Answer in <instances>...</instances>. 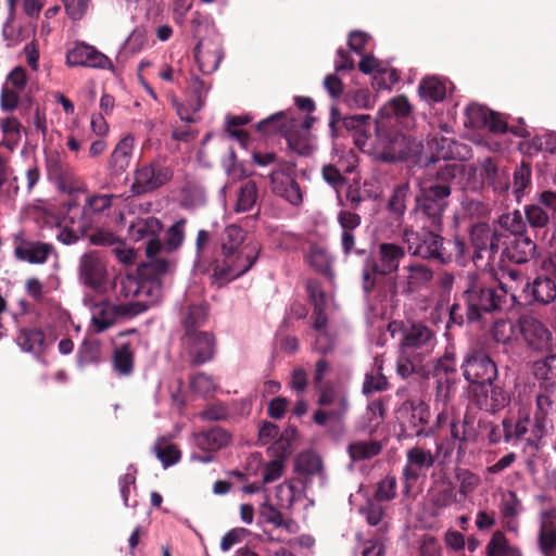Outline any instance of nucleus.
Segmentation results:
<instances>
[{
	"label": "nucleus",
	"mask_w": 556,
	"mask_h": 556,
	"mask_svg": "<svg viewBox=\"0 0 556 556\" xmlns=\"http://www.w3.org/2000/svg\"><path fill=\"white\" fill-rule=\"evenodd\" d=\"M382 446L377 441H357L349 444L348 453L352 460L370 459L380 454Z\"/></svg>",
	"instance_id": "obj_48"
},
{
	"label": "nucleus",
	"mask_w": 556,
	"mask_h": 556,
	"mask_svg": "<svg viewBox=\"0 0 556 556\" xmlns=\"http://www.w3.org/2000/svg\"><path fill=\"white\" fill-rule=\"evenodd\" d=\"M399 413L406 422V430H409L412 435L425 434V426L428 425L431 417L430 406L426 402L420 399H407L402 403Z\"/></svg>",
	"instance_id": "obj_18"
},
{
	"label": "nucleus",
	"mask_w": 556,
	"mask_h": 556,
	"mask_svg": "<svg viewBox=\"0 0 556 556\" xmlns=\"http://www.w3.org/2000/svg\"><path fill=\"white\" fill-rule=\"evenodd\" d=\"M532 425L533 421L529 416L519 417L517 420H514L513 418H504V441L510 442L513 440H523L528 445H531L528 439L530 438Z\"/></svg>",
	"instance_id": "obj_35"
},
{
	"label": "nucleus",
	"mask_w": 556,
	"mask_h": 556,
	"mask_svg": "<svg viewBox=\"0 0 556 556\" xmlns=\"http://www.w3.org/2000/svg\"><path fill=\"white\" fill-rule=\"evenodd\" d=\"M173 177L174 169L167 164L166 159L154 157L149 163L136 168L130 192L136 197L152 193L167 185Z\"/></svg>",
	"instance_id": "obj_7"
},
{
	"label": "nucleus",
	"mask_w": 556,
	"mask_h": 556,
	"mask_svg": "<svg viewBox=\"0 0 556 556\" xmlns=\"http://www.w3.org/2000/svg\"><path fill=\"white\" fill-rule=\"evenodd\" d=\"M295 471L301 476L312 477L323 470L321 458L313 451H304L295 459Z\"/></svg>",
	"instance_id": "obj_43"
},
{
	"label": "nucleus",
	"mask_w": 556,
	"mask_h": 556,
	"mask_svg": "<svg viewBox=\"0 0 556 556\" xmlns=\"http://www.w3.org/2000/svg\"><path fill=\"white\" fill-rule=\"evenodd\" d=\"M256 184L252 180L245 181L239 188L235 211L238 213L251 211L254 204L256 203Z\"/></svg>",
	"instance_id": "obj_51"
},
{
	"label": "nucleus",
	"mask_w": 556,
	"mask_h": 556,
	"mask_svg": "<svg viewBox=\"0 0 556 556\" xmlns=\"http://www.w3.org/2000/svg\"><path fill=\"white\" fill-rule=\"evenodd\" d=\"M260 517L264 522L274 525L276 528L290 529L291 520H285L280 510L275 508L271 504L264 503L260 508Z\"/></svg>",
	"instance_id": "obj_63"
},
{
	"label": "nucleus",
	"mask_w": 556,
	"mask_h": 556,
	"mask_svg": "<svg viewBox=\"0 0 556 556\" xmlns=\"http://www.w3.org/2000/svg\"><path fill=\"white\" fill-rule=\"evenodd\" d=\"M66 64L71 67L108 68L112 66L111 60L104 53L85 42H77L67 51Z\"/></svg>",
	"instance_id": "obj_19"
},
{
	"label": "nucleus",
	"mask_w": 556,
	"mask_h": 556,
	"mask_svg": "<svg viewBox=\"0 0 556 556\" xmlns=\"http://www.w3.org/2000/svg\"><path fill=\"white\" fill-rule=\"evenodd\" d=\"M271 192L282 198L293 206H300L303 203V192L300 184L292 176L289 168H276L269 174Z\"/></svg>",
	"instance_id": "obj_17"
},
{
	"label": "nucleus",
	"mask_w": 556,
	"mask_h": 556,
	"mask_svg": "<svg viewBox=\"0 0 556 556\" xmlns=\"http://www.w3.org/2000/svg\"><path fill=\"white\" fill-rule=\"evenodd\" d=\"M16 343L24 352L40 355L45 352L46 334L39 328H22Z\"/></svg>",
	"instance_id": "obj_36"
},
{
	"label": "nucleus",
	"mask_w": 556,
	"mask_h": 556,
	"mask_svg": "<svg viewBox=\"0 0 556 556\" xmlns=\"http://www.w3.org/2000/svg\"><path fill=\"white\" fill-rule=\"evenodd\" d=\"M536 243L526 233L510 239L503 249L501 258L515 264L528 263L534 257Z\"/></svg>",
	"instance_id": "obj_24"
},
{
	"label": "nucleus",
	"mask_w": 556,
	"mask_h": 556,
	"mask_svg": "<svg viewBox=\"0 0 556 556\" xmlns=\"http://www.w3.org/2000/svg\"><path fill=\"white\" fill-rule=\"evenodd\" d=\"M463 376L471 388L491 384L497 379L498 370L495 362L482 350H470L460 365Z\"/></svg>",
	"instance_id": "obj_9"
},
{
	"label": "nucleus",
	"mask_w": 556,
	"mask_h": 556,
	"mask_svg": "<svg viewBox=\"0 0 556 556\" xmlns=\"http://www.w3.org/2000/svg\"><path fill=\"white\" fill-rule=\"evenodd\" d=\"M462 298L466 317L471 324L484 321L486 316L513 306L517 300L507 287L486 275L468 273Z\"/></svg>",
	"instance_id": "obj_2"
},
{
	"label": "nucleus",
	"mask_w": 556,
	"mask_h": 556,
	"mask_svg": "<svg viewBox=\"0 0 556 556\" xmlns=\"http://www.w3.org/2000/svg\"><path fill=\"white\" fill-rule=\"evenodd\" d=\"M180 343L192 365L207 363L214 358L216 353V339L208 331L184 333Z\"/></svg>",
	"instance_id": "obj_13"
},
{
	"label": "nucleus",
	"mask_w": 556,
	"mask_h": 556,
	"mask_svg": "<svg viewBox=\"0 0 556 556\" xmlns=\"http://www.w3.org/2000/svg\"><path fill=\"white\" fill-rule=\"evenodd\" d=\"M52 247L42 242H23L14 250L15 256L31 264H42L48 260Z\"/></svg>",
	"instance_id": "obj_37"
},
{
	"label": "nucleus",
	"mask_w": 556,
	"mask_h": 556,
	"mask_svg": "<svg viewBox=\"0 0 556 556\" xmlns=\"http://www.w3.org/2000/svg\"><path fill=\"white\" fill-rule=\"evenodd\" d=\"M186 224L187 219L180 218L166 230L164 247L168 252L176 251L184 243Z\"/></svg>",
	"instance_id": "obj_59"
},
{
	"label": "nucleus",
	"mask_w": 556,
	"mask_h": 556,
	"mask_svg": "<svg viewBox=\"0 0 556 556\" xmlns=\"http://www.w3.org/2000/svg\"><path fill=\"white\" fill-rule=\"evenodd\" d=\"M353 169V164L345 165L342 160H339L336 164L324 165L321 168V176L329 186L339 192L346 184L344 174H351Z\"/></svg>",
	"instance_id": "obj_39"
},
{
	"label": "nucleus",
	"mask_w": 556,
	"mask_h": 556,
	"mask_svg": "<svg viewBox=\"0 0 556 556\" xmlns=\"http://www.w3.org/2000/svg\"><path fill=\"white\" fill-rule=\"evenodd\" d=\"M207 319V311L206 307L202 304H192L189 305L186 312L182 313L181 316V325L184 327V333H192L195 331H200L199 328L202 327Z\"/></svg>",
	"instance_id": "obj_42"
},
{
	"label": "nucleus",
	"mask_w": 556,
	"mask_h": 556,
	"mask_svg": "<svg viewBox=\"0 0 556 556\" xmlns=\"http://www.w3.org/2000/svg\"><path fill=\"white\" fill-rule=\"evenodd\" d=\"M527 226L535 232L546 230L549 224V214L540 204L533 203L523 208Z\"/></svg>",
	"instance_id": "obj_47"
},
{
	"label": "nucleus",
	"mask_w": 556,
	"mask_h": 556,
	"mask_svg": "<svg viewBox=\"0 0 556 556\" xmlns=\"http://www.w3.org/2000/svg\"><path fill=\"white\" fill-rule=\"evenodd\" d=\"M358 253L363 258L362 290L367 299L376 290L380 278L399 270L400 263L406 255L405 249L393 242L379 244V260L370 251H358Z\"/></svg>",
	"instance_id": "obj_4"
},
{
	"label": "nucleus",
	"mask_w": 556,
	"mask_h": 556,
	"mask_svg": "<svg viewBox=\"0 0 556 556\" xmlns=\"http://www.w3.org/2000/svg\"><path fill=\"white\" fill-rule=\"evenodd\" d=\"M134 351L129 343H124L114 351L113 368L119 376H129L134 371Z\"/></svg>",
	"instance_id": "obj_46"
},
{
	"label": "nucleus",
	"mask_w": 556,
	"mask_h": 556,
	"mask_svg": "<svg viewBox=\"0 0 556 556\" xmlns=\"http://www.w3.org/2000/svg\"><path fill=\"white\" fill-rule=\"evenodd\" d=\"M556 518L554 510H544L541 514L540 526L536 533V547L541 556H556Z\"/></svg>",
	"instance_id": "obj_23"
},
{
	"label": "nucleus",
	"mask_w": 556,
	"mask_h": 556,
	"mask_svg": "<svg viewBox=\"0 0 556 556\" xmlns=\"http://www.w3.org/2000/svg\"><path fill=\"white\" fill-rule=\"evenodd\" d=\"M490 109L477 103L469 104L465 110V126L473 129H482L488 125Z\"/></svg>",
	"instance_id": "obj_53"
},
{
	"label": "nucleus",
	"mask_w": 556,
	"mask_h": 556,
	"mask_svg": "<svg viewBox=\"0 0 556 556\" xmlns=\"http://www.w3.org/2000/svg\"><path fill=\"white\" fill-rule=\"evenodd\" d=\"M431 504L441 509L454 504L456 498L455 486L450 481H443L430 490Z\"/></svg>",
	"instance_id": "obj_44"
},
{
	"label": "nucleus",
	"mask_w": 556,
	"mask_h": 556,
	"mask_svg": "<svg viewBox=\"0 0 556 556\" xmlns=\"http://www.w3.org/2000/svg\"><path fill=\"white\" fill-rule=\"evenodd\" d=\"M406 291L412 293L426 287L433 279V270L426 264L412 263L404 267Z\"/></svg>",
	"instance_id": "obj_33"
},
{
	"label": "nucleus",
	"mask_w": 556,
	"mask_h": 556,
	"mask_svg": "<svg viewBox=\"0 0 556 556\" xmlns=\"http://www.w3.org/2000/svg\"><path fill=\"white\" fill-rule=\"evenodd\" d=\"M554 391L540 390L535 397V412L533 425L528 439L531 446L538 447L541 440L547 434L551 428L548 416L556 412V401L553 399Z\"/></svg>",
	"instance_id": "obj_15"
},
{
	"label": "nucleus",
	"mask_w": 556,
	"mask_h": 556,
	"mask_svg": "<svg viewBox=\"0 0 556 556\" xmlns=\"http://www.w3.org/2000/svg\"><path fill=\"white\" fill-rule=\"evenodd\" d=\"M192 438L193 444L203 452H217L231 441V434L218 426L195 432Z\"/></svg>",
	"instance_id": "obj_26"
},
{
	"label": "nucleus",
	"mask_w": 556,
	"mask_h": 556,
	"mask_svg": "<svg viewBox=\"0 0 556 556\" xmlns=\"http://www.w3.org/2000/svg\"><path fill=\"white\" fill-rule=\"evenodd\" d=\"M434 228H422L420 231L405 228L402 238L408 252L422 260L448 264L464 257L467 247L463 238L455 236L453 239H445Z\"/></svg>",
	"instance_id": "obj_3"
},
{
	"label": "nucleus",
	"mask_w": 556,
	"mask_h": 556,
	"mask_svg": "<svg viewBox=\"0 0 556 556\" xmlns=\"http://www.w3.org/2000/svg\"><path fill=\"white\" fill-rule=\"evenodd\" d=\"M80 281L97 293H104L108 289L106 264L94 252H87L81 255L78 266Z\"/></svg>",
	"instance_id": "obj_12"
},
{
	"label": "nucleus",
	"mask_w": 556,
	"mask_h": 556,
	"mask_svg": "<svg viewBox=\"0 0 556 556\" xmlns=\"http://www.w3.org/2000/svg\"><path fill=\"white\" fill-rule=\"evenodd\" d=\"M517 327L526 345L541 353H549L553 349V333L540 319L531 315H521Z\"/></svg>",
	"instance_id": "obj_11"
},
{
	"label": "nucleus",
	"mask_w": 556,
	"mask_h": 556,
	"mask_svg": "<svg viewBox=\"0 0 556 556\" xmlns=\"http://www.w3.org/2000/svg\"><path fill=\"white\" fill-rule=\"evenodd\" d=\"M458 378L457 363L453 352L446 351L443 356L437 358L433 364V378Z\"/></svg>",
	"instance_id": "obj_55"
},
{
	"label": "nucleus",
	"mask_w": 556,
	"mask_h": 556,
	"mask_svg": "<svg viewBox=\"0 0 556 556\" xmlns=\"http://www.w3.org/2000/svg\"><path fill=\"white\" fill-rule=\"evenodd\" d=\"M532 189V166L531 163L522 160L516 165L513 173V194L518 203Z\"/></svg>",
	"instance_id": "obj_34"
},
{
	"label": "nucleus",
	"mask_w": 556,
	"mask_h": 556,
	"mask_svg": "<svg viewBox=\"0 0 556 556\" xmlns=\"http://www.w3.org/2000/svg\"><path fill=\"white\" fill-rule=\"evenodd\" d=\"M472 391L477 405L485 412L496 413L507 406L510 401L507 392L494 382L472 388Z\"/></svg>",
	"instance_id": "obj_22"
},
{
	"label": "nucleus",
	"mask_w": 556,
	"mask_h": 556,
	"mask_svg": "<svg viewBox=\"0 0 556 556\" xmlns=\"http://www.w3.org/2000/svg\"><path fill=\"white\" fill-rule=\"evenodd\" d=\"M134 142L135 138L128 135L115 146L109 161V168L112 175L119 176L126 172L132 156Z\"/></svg>",
	"instance_id": "obj_29"
},
{
	"label": "nucleus",
	"mask_w": 556,
	"mask_h": 556,
	"mask_svg": "<svg viewBox=\"0 0 556 556\" xmlns=\"http://www.w3.org/2000/svg\"><path fill=\"white\" fill-rule=\"evenodd\" d=\"M446 93L447 80L437 76L424 77L418 85V94L428 104L442 102Z\"/></svg>",
	"instance_id": "obj_30"
},
{
	"label": "nucleus",
	"mask_w": 556,
	"mask_h": 556,
	"mask_svg": "<svg viewBox=\"0 0 556 556\" xmlns=\"http://www.w3.org/2000/svg\"><path fill=\"white\" fill-rule=\"evenodd\" d=\"M514 325L507 319H496L493 323L491 334L497 343L508 344L513 340Z\"/></svg>",
	"instance_id": "obj_64"
},
{
	"label": "nucleus",
	"mask_w": 556,
	"mask_h": 556,
	"mask_svg": "<svg viewBox=\"0 0 556 556\" xmlns=\"http://www.w3.org/2000/svg\"><path fill=\"white\" fill-rule=\"evenodd\" d=\"M434 379V401L435 405L452 404L456 394L458 378H433Z\"/></svg>",
	"instance_id": "obj_49"
},
{
	"label": "nucleus",
	"mask_w": 556,
	"mask_h": 556,
	"mask_svg": "<svg viewBox=\"0 0 556 556\" xmlns=\"http://www.w3.org/2000/svg\"><path fill=\"white\" fill-rule=\"evenodd\" d=\"M247 231L231 224L218 235L220 257L212 263L214 282L223 286L248 273L256 263L260 249L256 244H244Z\"/></svg>",
	"instance_id": "obj_1"
},
{
	"label": "nucleus",
	"mask_w": 556,
	"mask_h": 556,
	"mask_svg": "<svg viewBox=\"0 0 556 556\" xmlns=\"http://www.w3.org/2000/svg\"><path fill=\"white\" fill-rule=\"evenodd\" d=\"M307 262L317 273L324 276L331 275V258L324 248L313 244L307 255Z\"/></svg>",
	"instance_id": "obj_52"
},
{
	"label": "nucleus",
	"mask_w": 556,
	"mask_h": 556,
	"mask_svg": "<svg viewBox=\"0 0 556 556\" xmlns=\"http://www.w3.org/2000/svg\"><path fill=\"white\" fill-rule=\"evenodd\" d=\"M295 128V121L289 117L288 112H278L257 123L256 129L265 136L286 135Z\"/></svg>",
	"instance_id": "obj_31"
},
{
	"label": "nucleus",
	"mask_w": 556,
	"mask_h": 556,
	"mask_svg": "<svg viewBox=\"0 0 556 556\" xmlns=\"http://www.w3.org/2000/svg\"><path fill=\"white\" fill-rule=\"evenodd\" d=\"M148 258L149 262L140 265L138 268V274L140 278L160 281V276L166 274L169 269V261L165 258H157L156 255Z\"/></svg>",
	"instance_id": "obj_54"
},
{
	"label": "nucleus",
	"mask_w": 556,
	"mask_h": 556,
	"mask_svg": "<svg viewBox=\"0 0 556 556\" xmlns=\"http://www.w3.org/2000/svg\"><path fill=\"white\" fill-rule=\"evenodd\" d=\"M376 149L381 161L394 163L416 159L421 153L422 146L416 139L397 130L386 129L384 126L378 125Z\"/></svg>",
	"instance_id": "obj_5"
},
{
	"label": "nucleus",
	"mask_w": 556,
	"mask_h": 556,
	"mask_svg": "<svg viewBox=\"0 0 556 556\" xmlns=\"http://www.w3.org/2000/svg\"><path fill=\"white\" fill-rule=\"evenodd\" d=\"M514 551H520L510 546L507 538L502 531H495L486 545V556H514Z\"/></svg>",
	"instance_id": "obj_56"
},
{
	"label": "nucleus",
	"mask_w": 556,
	"mask_h": 556,
	"mask_svg": "<svg viewBox=\"0 0 556 556\" xmlns=\"http://www.w3.org/2000/svg\"><path fill=\"white\" fill-rule=\"evenodd\" d=\"M435 463V456L431 451L414 446L406 452V465L403 469V494L410 496L412 490L422 475V470L431 468Z\"/></svg>",
	"instance_id": "obj_14"
},
{
	"label": "nucleus",
	"mask_w": 556,
	"mask_h": 556,
	"mask_svg": "<svg viewBox=\"0 0 556 556\" xmlns=\"http://www.w3.org/2000/svg\"><path fill=\"white\" fill-rule=\"evenodd\" d=\"M51 181L58 186L60 191L66 192L68 194L85 191V185L83 180L76 175L74 168L71 165L63 169Z\"/></svg>",
	"instance_id": "obj_45"
},
{
	"label": "nucleus",
	"mask_w": 556,
	"mask_h": 556,
	"mask_svg": "<svg viewBox=\"0 0 556 556\" xmlns=\"http://www.w3.org/2000/svg\"><path fill=\"white\" fill-rule=\"evenodd\" d=\"M223 56L220 45L212 40H200L194 48V59L203 74L215 72Z\"/></svg>",
	"instance_id": "obj_25"
},
{
	"label": "nucleus",
	"mask_w": 556,
	"mask_h": 556,
	"mask_svg": "<svg viewBox=\"0 0 556 556\" xmlns=\"http://www.w3.org/2000/svg\"><path fill=\"white\" fill-rule=\"evenodd\" d=\"M163 225L159 218L150 216L146 218H137L131 223L128 229L129 237L134 241L147 240L146 254L147 257L157 255L162 249V242L159 238Z\"/></svg>",
	"instance_id": "obj_16"
},
{
	"label": "nucleus",
	"mask_w": 556,
	"mask_h": 556,
	"mask_svg": "<svg viewBox=\"0 0 556 556\" xmlns=\"http://www.w3.org/2000/svg\"><path fill=\"white\" fill-rule=\"evenodd\" d=\"M464 175L463 165L453 163L445 164L444 166H440L435 174V181L430 182L429 185H445L451 187V182Z\"/></svg>",
	"instance_id": "obj_62"
},
{
	"label": "nucleus",
	"mask_w": 556,
	"mask_h": 556,
	"mask_svg": "<svg viewBox=\"0 0 556 556\" xmlns=\"http://www.w3.org/2000/svg\"><path fill=\"white\" fill-rule=\"evenodd\" d=\"M154 451L157 459L165 468L173 466L181 458V452L177 445L160 440L154 445Z\"/></svg>",
	"instance_id": "obj_57"
},
{
	"label": "nucleus",
	"mask_w": 556,
	"mask_h": 556,
	"mask_svg": "<svg viewBox=\"0 0 556 556\" xmlns=\"http://www.w3.org/2000/svg\"><path fill=\"white\" fill-rule=\"evenodd\" d=\"M341 228V249L345 257L358 255V251H368L356 247V230L359 229L362 217L351 210H341L337 215Z\"/></svg>",
	"instance_id": "obj_20"
},
{
	"label": "nucleus",
	"mask_w": 556,
	"mask_h": 556,
	"mask_svg": "<svg viewBox=\"0 0 556 556\" xmlns=\"http://www.w3.org/2000/svg\"><path fill=\"white\" fill-rule=\"evenodd\" d=\"M117 319L115 305L109 302H101L93 307L92 325L96 332H103L115 324Z\"/></svg>",
	"instance_id": "obj_41"
},
{
	"label": "nucleus",
	"mask_w": 556,
	"mask_h": 556,
	"mask_svg": "<svg viewBox=\"0 0 556 556\" xmlns=\"http://www.w3.org/2000/svg\"><path fill=\"white\" fill-rule=\"evenodd\" d=\"M450 195V186L424 184L415 197L414 212L424 218L429 227L441 230L442 217Z\"/></svg>",
	"instance_id": "obj_6"
},
{
	"label": "nucleus",
	"mask_w": 556,
	"mask_h": 556,
	"mask_svg": "<svg viewBox=\"0 0 556 556\" xmlns=\"http://www.w3.org/2000/svg\"><path fill=\"white\" fill-rule=\"evenodd\" d=\"M531 372L539 381L540 390H556V354L549 353L531 365Z\"/></svg>",
	"instance_id": "obj_28"
},
{
	"label": "nucleus",
	"mask_w": 556,
	"mask_h": 556,
	"mask_svg": "<svg viewBox=\"0 0 556 556\" xmlns=\"http://www.w3.org/2000/svg\"><path fill=\"white\" fill-rule=\"evenodd\" d=\"M480 176L495 192L503 193L509 189V174L505 168H500L494 157H485L481 162Z\"/></svg>",
	"instance_id": "obj_27"
},
{
	"label": "nucleus",
	"mask_w": 556,
	"mask_h": 556,
	"mask_svg": "<svg viewBox=\"0 0 556 556\" xmlns=\"http://www.w3.org/2000/svg\"><path fill=\"white\" fill-rule=\"evenodd\" d=\"M435 333L422 323H412L403 329L400 350L425 361L435 346Z\"/></svg>",
	"instance_id": "obj_10"
},
{
	"label": "nucleus",
	"mask_w": 556,
	"mask_h": 556,
	"mask_svg": "<svg viewBox=\"0 0 556 556\" xmlns=\"http://www.w3.org/2000/svg\"><path fill=\"white\" fill-rule=\"evenodd\" d=\"M527 304L548 305L556 300V281L547 275H540L523 287Z\"/></svg>",
	"instance_id": "obj_21"
},
{
	"label": "nucleus",
	"mask_w": 556,
	"mask_h": 556,
	"mask_svg": "<svg viewBox=\"0 0 556 556\" xmlns=\"http://www.w3.org/2000/svg\"><path fill=\"white\" fill-rule=\"evenodd\" d=\"M422 363V359L400 350L396 361V372L403 379H406L416 372L417 368L421 366Z\"/></svg>",
	"instance_id": "obj_61"
},
{
	"label": "nucleus",
	"mask_w": 556,
	"mask_h": 556,
	"mask_svg": "<svg viewBox=\"0 0 556 556\" xmlns=\"http://www.w3.org/2000/svg\"><path fill=\"white\" fill-rule=\"evenodd\" d=\"M285 138L287 140L289 149L301 156H309L314 151V148L308 141L307 136L301 135L294 128H291V130H289Z\"/></svg>",
	"instance_id": "obj_60"
},
{
	"label": "nucleus",
	"mask_w": 556,
	"mask_h": 556,
	"mask_svg": "<svg viewBox=\"0 0 556 556\" xmlns=\"http://www.w3.org/2000/svg\"><path fill=\"white\" fill-rule=\"evenodd\" d=\"M412 113V105L406 96H397L390 100L381 110L382 117H391L394 115L397 118L407 117Z\"/></svg>",
	"instance_id": "obj_58"
},
{
	"label": "nucleus",
	"mask_w": 556,
	"mask_h": 556,
	"mask_svg": "<svg viewBox=\"0 0 556 556\" xmlns=\"http://www.w3.org/2000/svg\"><path fill=\"white\" fill-rule=\"evenodd\" d=\"M386 506L377 500H368L367 504L361 508V514L365 517L369 526L378 527L379 536H382L388 530V522L384 521Z\"/></svg>",
	"instance_id": "obj_40"
},
{
	"label": "nucleus",
	"mask_w": 556,
	"mask_h": 556,
	"mask_svg": "<svg viewBox=\"0 0 556 556\" xmlns=\"http://www.w3.org/2000/svg\"><path fill=\"white\" fill-rule=\"evenodd\" d=\"M495 230L485 222H477L470 226L469 239L473 248L472 261L476 264L479 260H483V251Z\"/></svg>",
	"instance_id": "obj_32"
},
{
	"label": "nucleus",
	"mask_w": 556,
	"mask_h": 556,
	"mask_svg": "<svg viewBox=\"0 0 556 556\" xmlns=\"http://www.w3.org/2000/svg\"><path fill=\"white\" fill-rule=\"evenodd\" d=\"M497 223L502 229L508 231L514 237L527 233V223L519 210L502 214Z\"/></svg>",
	"instance_id": "obj_50"
},
{
	"label": "nucleus",
	"mask_w": 556,
	"mask_h": 556,
	"mask_svg": "<svg viewBox=\"0 0 556 556\" xmlns=\"http://www.w3.org/2000/svg\"><path fill=\"white\" fill-rule=\"evenodd\" d=\"M317 403L320 408L313 414V420L321 427L328 422H342L350 408L348 395L332 383L319 387Z\"/></svg>",
	"instance_id": "obj_8"
},
{
	"label": "nucleus",
	"mask_w": 556,
	"mask_h": 556,
	"mask_svg": "<svg viewBox=\"0 0 556 556\" xmlns=\"http://www.w3.org/2000/svg\"><path fill=\"white\" fill-rule=\"evenodd\" d=\"M410 197L408 182L395 186L387 203V210L395 222H401L407 210L406 202Z\"/></svg>",
	"instance_id": "obj_38"
}]
</instances>
